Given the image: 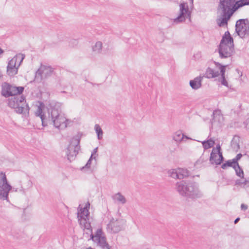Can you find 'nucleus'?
Masks as SVG:
<instances>
[{
	"mask_svg": "<svg viewBox=\"0 0 249 249\" xmlns=\"http://www.w3.org/2000/svg\"><path fill=\"white\" fill-rule=\"evenodd\" d=\"M249 5V0H219L216 8L219 15L216 22L219 27L228 26V21L239 8Z\"/></svg>",
	"mask_w": 249,
	"mask_h": 249,
	"instance_id": "obj_1",
	"label": "nucleus"
},
{
	"mask_svg": "<svg viewBox=\"0 0 249 249\" xmlns=\"http://www.w3.org/2000/svg\"><path fill=\"white\" fill-rule=\"evenodd\" d=\"M175 189L179 195L187 199L194 200L203 196L198 184L194 181L184 180L178 181Z\"/></svg>",
	"mask_w": 249,
	"mask_h": 249,
	"instance_id": "obj_2",
	"label": "nucleus"
},
{
	"mask_svg": "<svg viewBox=\"0 0 249 249\" xmlns=\"http://www.w3.org/2000/svg\"><path fill=\"white\" fill-rule=\"evenodd\" d=\"M8 99V105L11 108L15 109V111L18 114H27L29 113L30 107L29 105L26 104L25 107L24 104L26 103L25 98L21 94H16Z\"/></svg>",
	"mask_w": 249,
	"mask_h": 249,
	"instance_id": "obj_3",
	"label": "nucleus"
},
{
	"mask_svg": "<svg viewBox=\"0 0 249 249\" xmlns=\"http://www.w3.org/2000/svg\"><path fill=\"white\" fill-rule=\"evenodd\" d=\"M24 89L23 87H16L8 83L4 82L1 85V94L3 97L7 98L16 94H21Z\"/></svg>",
	"mask_w": 249,
	"mask_h": 249,
	"instance_id": "obj_4",
	"label": "nucleus"
},
{
	"mask_svg": "<svg viewBox=\"0 0 249 249\" xmlns=\"http://www.w3.org/2000/svg\"><path fill=\"white\" fill-rule=\"evenodd\" d=\"M80 138L78 137H73L67 148L68 160L71 162L74 160L80 149Z\"/></svg>",
	"mask_w": 249,
	"mask_h": 249,
	"instance_id": "obj_5",
	"label": "nucleus"
},
{
	"mask_svg": "<svg viewBox=\"0 0 249 249\" xmlns=\"http://www.w3.org/2000/svg\"><path fill=\"white\" fill-rule=\"evenodd\" d=\"M1 181L2 183H0V199L2 200H6L9 202L8 195L9 192L12 190V186L8 183L6 175L4 173L1 172Z\"/></svg>",
	"mask_w": 249,
	"mask_h": 249,
	"instance_id": "obj_6",
	"label": "nucleus"
},
{
	"mask_svg": "<svg viewBox=\"0 0 249 249\" xmlns=\"http://www.w3.org/2000/svg\"><path fill=\"white\" fill-rule=\"evenodd\" d=\"M235 31L241 38H244L249 33V20L248 18L240 19L235 24Z\"/></svg>",
	"mask_w": 249,
	"mask_h": 249,
	"instance_id": "obj_7",
	"label": "nucleus"
},
{
	"mask_svg": "<svg viewBox=\"0 0 249 249\" xmlns=\"http://www.w3.org/2000/svg\"><path fill=\"white\" fill-rule=\"evenodd\" d=\"M61 103L59 102H52L49 105L48 107L49 121L51 122L62 115L61 114Z\"/></svg>",
	"mask_w": 249,
	"mask_h": 249,
	"instance_id": "obj_8",
	"label": "nucleus"
},
{
	"mask_svg": "<svg viewBox=\"0 0 249 249\" xmlns=\"http://www.w3.org/2000/svg\"><path fill=\"white\" fill-rule=\"evenodd\" d=\"M125 224V221L123 219H116L113 218L110 220L107 225V231L110 233H116L119 232Z\"/></svg>",
	"mask_w": 249,
	"mask_h": 249,
	"instance_id": "obj_9",
	"label": "nucleus"
},
{
	"mask_svg": "<svg viewBox=\"0 0 249 249\" xmlns=\"http://www.w3.org/2000/svg\"><path fill=\"white\" fill-rule=\"evenodd\" d=\"M92 241L102 249H110V247L107 241L106 235L100 230L97 231L96 236L93 237Z\"/></svg>",
	"mask_w": 249,
	"mask_h": 249,
	"instance_id": "obj_10",
	"label": "nucleus"
},
{
	"mask_svg": "<svg viewBox=\"0 0 249 249\" xmlns=\"http://www.w3.org/2000/svg\"><path fill=\"white\" fill-rule=\"evenodd\" d=\"M191 17V12L189 10L187 3L182 2L179 4V14L174 19L176 23H180L185 21L186 18Z\"/></svg>",
	"mask_w": 249,
	"mask_h": 249,
	"instance_id": "obj_11",
	"label": "nucleus"
},
{
	"mask_svg": "<svg viewBox=\"0 0 249 249\" xmlns=\"http://www.w3.org/2000/svg\"><path fill=\"white\" fill-rule=\"evenodd\" d=\"M53 72V69L51 66L41 65V68L36 72L35 80L40 81L43 76L45 78H47L50 76Z\"/></svg>",
	"mask_w": 249,
	"mask_h": 249,
	"instance_id": "obj_12",
	"label": "nucleus"
},
{
	"mask_svg": "<svg viewBox=\"0 0 249 249\" xmlns=\"http://www.w3.org/2000/svg\"><path fill=\"white\" fill-rule=\"evenodd\" d=\"M218 52L221 58H227L231 57L234 52V44L229 46L227 44H219Z\"/></svg>",
	"mask_w": 249,
	"mask_h": 249,
	"instance_id": "obj_13",
	"label": "nucleus"
},
{
	"mask_svg": "<svg viewBox=\"0 0 249 249\" xmlns=\"http://www.w3.org/2000/svg\"><path fill=\"white\" fill-rule=\"evenodd\" d=\"M24 58L25 55L23 54L16 55L9 61L7 69L18 68Z\"/></svg>",
	"mask_w": 249,
	"mask_h": 249,
	"instance_id": "obj_14",
	"label": "nucleus"
},
{
	"mask_svg": "<svg viewBox=\"0 0 249 249\" xmlns=\"http://www.w3.org/2000/svg\"><path fill=\"white\" fill-rule=\"evenodd\" d=\"M68 121V119L62 114L59 117L56 118V119L52 121L51 122L53 123L54 126L56 128L64 129L67 126L66 122Z\"/></svg>",
	"mask_w": 249,
	"mask_h": 249,
	"instance_id": "obj_15",
	"label": "nucleus"
},
{
	"mask_svg": "<svg viewBox=\"0 0 249 249\" xmlns=\"http://www.w3.org/2000/svg\"><path fill=\"white\" fill-rule=\"evenodd\" d=\"M230 44L232 45L233 44V39L231 36L229 31H226L224 36H222L220 41V44Z\"/></svg>",
	"mask_w": 249,
	"mask_h": 249,
	"instance_id": "obj_16",
	"label": "nucleus"
},
{
	"mask_svg": "<svg viewBox=\"0 0 249 249\" xmlns=\"http://www.w3.org/2000/svg\"><path fill=\"white\" fill-rule=\"evenodd\" d=\"M203 77L201 76H198L194 78V79L190 80L189 84L190 87L193 89H197L201 87V81L202 80Z\"/></svg>",
	"mask_w": 249,
	"mask_h": 249,
	"instance_id": "obj_17",
	"label": "nucleus"
},
{
	"mask_svg": "<svg viewBox=\"0 0 249 249\" xmlns=\"http://www.w3.org/2000/svg\"><path fill=\"white\" fill-rule=\"evenodd\" d=\"M82 228H83L84 229V230H86L87 231V232H85V234H89L90 233V239L92 241L93 237H95V236H96V233L99 230H101L102 231H103V230L101 228L98 229L96 231L95 234H93L92 233V227L91 226V224H90V223L89 222V221L84 224V225Z\"/></svg>",
	"mask_w": 249,
	"mask_h": 249,
	"instance_id": "obj_18",
	"label": "nucleus"
},
{
	"mask_svg": "<svg viewBox=\"0 0 249 249\" xmlns=\"http://www.w3.org/2000/svg\"><path fill=\"white\" fill-rule=\"evenodd\" d=\"M220 75V73L218 71H215L213 69L208 67L206 71V72L203 76V78L204 77H206L207 78H213L214 77H216Z\"/></svg>",
	"mask_w": 249,
	"mask_h": 249,
	"instance_id": "obj_19",
	"label": "nucleus"
},
{
	"mask_svg": "<svg viewBox=\"0 0 249 249\" xmlns=\"http://www.w3.org/2000/svg\"><path fill=\"white\" fill-rule=\"evenodd\" d=\"M43 104L42 103L40 104V105L38 107L36 112V116L40 117L41 122L43 126H45L47 125V123L45 121V115L43 113V110L41 107V106Z\"/></svg>",
	"mask_w": 249,
	"mask_h": 249,
	"instance_id": "obj_20",
	"label": "nucleus"
},
{
	"mask_svg": "<svg viewBox=\"0 0 249 249\" xmlns=\"http://www.w3.org/2000/svg\"><path fill=\"white\" fill-rule=\"evenodd\" d=\"M90 203L89 202H88L85 207L84 208H81L79 210H78V212L77 213L78 217H79L80 214H85V216L88 218V217L89 216V209Z\"/></svg>",
	"mask_w": 249,
	"mask_h": 249,
	"instance_id": "obj_21",
	"label": "nucleus"
},
{
	"mask_svg": "<svg viewBox=\"0 0 249 249\" xmlns=\"http://www.w3.org/2000/svg\"><path fill=\"white\" fill-rule=\"evenodd\" d=\"M236 166V164L235 162H234V160H229L227 161L224 163H223L221 165V168L223 169H226L228 167H232L233 168H235Z\"/></svg>",
	"mask_w": 249,
	"mask_h": 249,
	"instance_id": "obj_22",
	"label": "nucleus"
},
{
	"mask_svg": "<svg viewBox=\"0 0 249 249\" xmlns=\"http://www.w3.org/2000/svg\"><path fill=\"white\" fill-rule=\"evenodd\" d=\"M215 142L214 140L212 138L207 141H204L202 142V144L204 150L208 149L213 146Z\"/></svg>",
	"mask_w": 249,
	"mask_h": 249,
	"instance_id": "obj_23",
	"label": "nucleus"
},
{
	"mask_svg": "<svg viewBox=\"0 0 249 249\" xmlns=\"http://www.w3.org/2000/svg\"><path fill=\"white\" fill-rule=\"evenodd\" d=\"M113 200L117 201L122 204H124L126 203V199L124 196H123L120 193H118L112 196Z\"/></svg>",
	"mask_w": 249,
	"mask_h": 249,
	"instance_id": "obj_24",
	"label": "nucleus"
},
{
	"mask_svg": "<svg viewBox=\"0 0 249 249\" xmlns=\"http://www.w3.org/2000/svg\"><path fill=\"white\" fill-rule=\"evenodd\" d=\"M178 175L179 176V179L190 176V172L186 169L178 168Z\"/></svg>",
	"mask_w": 249,
	"mask_h": 249,
	"instance_id": "obj_25",
	"label": "nucleus"
},
{
	"mask_svg": "<svg viewBox=\"0 0 249 249\" xmlns=\"http://www.w3.org/2000/svg\"><path fill=\"white\" fill-rule=\"evenodd\" d=\"M240 137L237 136H234L231 141V145L233 149H239Z\"/></svg>",
	"mask_w": 249,
	"mask_h": 249,
	"instance_id": "obj_26",
	"label": "nucleus"
},
{
	"mask_svg": "<svg viewBox=\"0 0 249 249\" xmlns=\"http://www.w3.org/2000/svg\"><path fill=\"white\" fill-rule=\"evenodd\" d=\"M215 66L216 67L218 68L220 72V75L221 77H223L224 76H225V71H226V68L227 67L228 65H222L219 62H214Z\"/></svg>",
	"mask_w": 249,
	"mask_h": 249,
	"instance_id": "obj_27",
	"label": "nucleus"
},
{
	"mask_svg": "<svg viewBox=\"0 0 249 249\" xmlns=\"http://www.w3.org/2000/svg\"><path fill=\"white\" fill-rule=\"evenodd\" d=\"M94 128L97 135L98 139L99 140H101L103 138V132L100 126L98 124H96Z\"/></svg>",
	"mask_w": 249,
	"mask_h": 249,
	"instance_id": "obj_28",
	"label": "nucleus"
},
{
	"mask_svg": "<svg viewBox=\"0 0 249 249\" xmlns=\"http://www.w3.org/2000/svg\"><path fill=\"white\" fill-rule=\"evenodd\" d=\"M235 170L236 175L241 178H244V173L243 169L241 166L238 164V166H236L235 168H233Z\"/></svg>",
	"mask_w": 249,
	"mask_h": 249,
	"instance_id": "obj_29",
	"label": "nucleus"
},
{
	"mask_svg": "<svg viewBox=\"0 0 249 249\" xmlns=\"http://www.w3.org/2000/svg\"><path fill=\"white\" fill-rule=\"evenodd\" d=\"M184 136V135L181 131H178L174 134L173 139L176 142H180L183 139Z\"/></svg>",
	"mask_w": 249,
	"mask_h": 249,
	"instance_id": "obj_30",
	"label": "nucleus"
},
{
	"mask_svg": "<svg viewBox=\"0 0 249 249\" xmlns=\"http://www.w3.org/2000/svg\"><path fill=\"white\" fill-rule=\"evenodd\" d=\"M85 215V214H80L79 217H80V218H79L78 219V221L79 222V224L80 225L81 227H82L84 225V224L89 221V217L87 218V217H86Z\"/></svg>",
	"mask_w": 249,
	"mask_h": 249,
	"instance_id": "obj_31",
	"label": "nucleus"
},
{
	"mask_svg": "<svg viewBox=\"0 0 249 249\" xmlns=\"http://www.w3.org/2000/svg\"><path fill=\"white\" fill-rule=\"evenodd\" d=\"M102 43L101 41L97 42L92 47L93 51L99 53L102 50Z\"/></svg>",
	"mask_w": 249,
	"mask_h": 249,
	"instance_id": "obj_32",
	"label": "nucleus"
},
{
	"mask_svg": "<svg viewBox=\"0 0 249 249\" xmlns=\"http://www.w3.org/2000/svg\"><path fill=\"white\" fill-rule=\"evenodd\" d=\"M178 173V170L172 169L168 171V175L172 178L179 179V176Z\"/></svg>",
	"mask_w": 249,
	"mask_h": 249,
	"instance_id": "obj_33",
	"label": "nucleus"
},
{
	"mask_svg": "<svg viewBox=\"0 0 249 249\" xmlns=\"http://www.w3.org/2000/svg\"><path fill=\"white\" fill-rule=\"evenodd\" d=\"M215 150L213 148L210 157V161L211 163L213 164L214 163H215V161L216 160V158L217 157V153L214 151Z\"/></svg>",
	"mask_w": 249,
	"mask_h": 249,
	"instance_id": "obj_34",
	"label": "nucleus"
},
{
	"mask_svg": "<svg viewBox=\"0 0 249 249\" xmlns=\"http://www.w3.org/2000/svg\"><path fill=\"white\" fill-rule=\"evenodd\" d=\"M217 154L219 156V159L215 161V164L216 165H220L223 162L224 158L222 155V152H219V153H217Z\"/></svg>",
	"mask_w": 249,
	"mask_h": 249,
	"instance_id": "obj_35",
	"label": "nucleus"
},
{
	"mask_svg": "<svg viewBox=\"0 0 249 249\" xmlns=\"http://www.w3.org/2000/svg\"><path fill=\"white\" fill-rule=\"evenodd\" d=\"M18 68H13L7 69V73L8 75L12 76L18 73Z\"/></svg>",
	"mask_w": 249,
	"mask_h": 249,
	"instance_id": "obj_36",
	"label": "nucleus"
},
{
	"mask_svg": "<svg viewBox=\"0 0 249 249\" xmlns=\"http://www.w3.org/2000/svg\"><path fill=\"white\" fill-rule=\"evenodd\" d=\"M93 159H95V157H92V156H90L89 159V160H88L86 164L85 165V166L83 167L81 170H84L85 168H90V165H91V161Z\"/></svg>",
	"mask_w": 249,
	"mask_h": 249,
	"instance_id": "obj_37",
	"label": "nucleus"
},
{
	"mask_svg": "<svg viewBox=\"0 0 249 249\" xmlns=\"http://www.w3.org/2000/svg\"><path fill=\"white\" fill-rule=\"evenodd\" d=\"M242 156L243 155L241 153H239L232 159L234 160V162L236 164V166H238V161L241 159Z\"/></svg>",
	"mask_w": 249,
	"mask_h": 249,
	"instance_id": "obj_38",
	"label": "nucleus"
},
{
	"mask_svg": "<svg viewBox=\"0 0 249 249\" xmlns=\"http://www.w3.org/2000/svg\"><path fill=\"white\" fill-rule=\"evenodd\" d=\"M221 83L222 85L226 86L228 87V83L226 80L225 76H224L223 77H221Z\"/></svg>",
	"mask_w": 249,
	"mask_h": 249,
	"instance_id": "obj_39",
	"label": "nucleus"
},
{
	"mask_svg": "<svg viewBox=\"0 0 249 249\" xmlns=\"http://www.w3.org/2000/svg\"><path fill=\"white\" fill-rule=\"evenodd\" d=\"M58 38L59 40V41H63L66 40L67 37L64 36L63 34H61L60 35H59L58 36Z\"/></svg>",
	"mask_w": 249,
	"mask_h": 249,
	"instance_id": "obj_40",
	"label": "nucleus"
},
{
	"mask_svg": "<svg viewBox=\"0 0 249 249\" xmlns=\"http://www.w3.org/2000/svg\"><path fill=\"white\" fill-rule=\"evenodd\" d=\"M244 124L246 129L249 131V118L244 122Z\"/></svg>",
	"mask_w": 249,
	"mask_h": 249,
	"instance_id": "obj_41",
	"label": "nucleus"
},
{
	"mask_svg": "<svg viewBox=\"0 0 249 249\" xmlns=\"http://www.w3.org/2000/svg\"><path fill=\"white\" fill-rule=\"evenodd\" d=\"M241 208L242 210L246 211L248 209V206L244 204H242L241 205Z\"/></svg>",
	"mask_w": 249,
	"mask_h": 249,
	"instance_id": "obj_42",
	"label": "nucleus"
},
{
	"mask_svg": "<svg viewBox=\"0 0 249 249\" xmlns=\"http://www.w3.org/2000/svg\"><path fill=\"white\" fill-rule=\"evenodd\" d=\"M97 151H98V147H96L95 148H94L93 150V151L91 153V155L90 156H92V157H93V155L94 154H95L97 152Z\"/></svg>",
	"mask_w": 249,
	"mask_h": 249,
	"instance_id": "obj_43",
	"label": "nucleus"
},
{
	"mask_svg": "<svg viewBox=\"0 0 249 249\" xmlns=\"http://www.w3.org/2000/svg\"><path fill=\"white\" fill-rule=\"evenodd\" d=\"M241 184H242V182L241 181L240 179H237L235 181V185H241Z\"/></svg>",
	"mask_w": 249,
	"mask_h": 249,
	"instance_id": "obj_44",
	"label": "nucleus"
},
{
	"mask_svg": "<svg viewBox=\"0 0 249 249\" xmlns=\"http://www.w3.org/2000/svg\"><path fill=\"white\" fill-rule=\"evenodd\" d=\"M216 149L217 150V153H218L219 152H221V147L219 144H218L216 146Z\"/></svg>",
	"mask_w": 249,
	"mask_h": 249,
	"instance_id": "obj_45",
	"label": "nucleus"
},
{
	"mask_svg": "<svg viewBox=\"0 0 249 249\" xmlns=\"http://www.w3.org/2000/svg\"><path fill=\"white\" fill-rule=\"evenodd\" d=\"M244 180V181L242 182V184H244V185H246L249 182V180H247V179L246 178H243Z\"/></svg>",
	"mask_w": 249,
	"mask_h": 249,
	"instance_id": "obj_46",
	"label": "nucleus"
},
{
	"mask_svg": "<svg viewBox=\"0 0 249 249\" xmlns=\"http://www.w3.org/2000/svg\"><path fill=\"white\" fill-rule=\"evenodd\" d=\"M239 220H240V218H239V217H237V218H236L234 220V224H236V223H237Z\"/></svg>",
	"mask_w": 249,
	"mask_h": 249,
	"instance_id": "obj_47",
	"label": "nucleus"
},
{
	"mask_svg": "<svg viewBox=\"0 0 249 249\" xmlns=\"http://www.w3.org/2000/svg\"><path fill=\"white\" fill-rule=\"evenodd\" d=\"M71 41H72L73 43L76 44L77 41L76 39H72Z\"/></svg>",
	"mask_w": 249,
	"mask_h": 249,
	"instance_id": "obj_48",
	"label": "nucleus"
},
{
	"mask_svg": "<svg viewBox=\"0 0 249 249\" xmlns=\"http://www.w3.org/2000/svg\"><path fill=\"white\" fill-rule=\"evenodd\" d=\"M190 2V4H191V5H192V6H193V2H194V0H189Z\"/></svg>",
	"mask_w": 249,
	"mask_h": 249,
	"instance_id": "obj_49",
	"label": "nucleus"
},
{
	"mask_svg": "<svg viewBox=\"0 0 249 249\" xmlns=\"http://www.w3.org/2000/svg\"><path fill=\"white\" fill-rule=\"evenodd\" d=\"M3 53V51L0 48V54Z\"/></svg>",
	"mask_w": 249,
	"mask_h": 249,
	"instance_id": "obj_50",
	"label": "nucleus"
},
{
	"mask_svg": "<svg viewBox=\"0 0 249 249\" xmlns=\"http://www.w3.org/2000/svg\"><path fill=\"white\" fill-rule=\"evenodd\" d=\"M186 138L187 139H190V138H189V137H186Z\"/></svg>",
	"mask_w": 249,
	"mask_h": 249,
	"instance_id": "obj_51",
	"label": "nucleus"
},
{
	"mask_svg": "<svg viewBox=\"0 0 249 249\" xmlns=\"http://www.w3.org/2000/svg\"><path fill=\"white\" fill-rule=\"evenodd\" d=\"M142 249H145L144 248Z\"/></svg>",
	"mask_w": 249,
	"mask_h": 249,
	"instance_id": "obj_52",
	"label": "nucleus"
}]
</instances>
